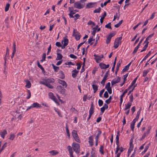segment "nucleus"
I'll return each instance as SVG.
<instances>
[{
  "label": "nucleus",
  "mask_w": 157,
  "mask_h": 157,
  "mask_svg": "<svg viewBox=\"0 0 157 157\" xmlns=\"http://www.w3.org/2000/svg\"><path fill=\"white\" fill-rule=\"evenodd\" d=\"M122 39V37L120 36L117 37L114 43L113 47L115 48H117L121 44V42L120 41Z\"/></svg>",
  "instance_id": "obj_1"
},
{
  "label": "nucleus",
  "mask_w": 157,
  "mask_h": 157,
  "mask_svg": "<svg viewBox=\"0 0 157 157\" xmlns=\"http://www.w3.org/2000/svg\"><path fill=\"white\" fill-rule=\"evenodd\" d=\"M72 146L73 147L74 150L75 152L77 153H79L80 152V146L78 144L73 142L72 144Z\"/></svg>",
  "instance_id": "obj_2"
},
{
  "label": "nucleus",
  "mask_w": 157,
  "mask_h": 157,
  "mask_svg": "<svg viewBox=\"0 0 157 157\" xmlns=\"http://www.w3.org/2000/svg\"><path fill=\"white\" fill-rule=\"evenodd\" d=\"M85 5V4H82L80 1L76 2L74 3V7L80 9L83 8Z\"/></svg>",
  "instance_id": "obj_3"
},
{
  "label": "nucleus",
  "mask_w": 157,
  "mask_h": 157,
  "mask_svg": "<svg viewBox=\"0 0 157 157\" xmlns=\"http://www.w3.org/2000/svg\"><path fill=\"white\" fill-rule=\"evenodd\" d=\"M48 95L51 99L53 100L58 105H59V101H58V100L56 97L54 95L53 93L50 92L48 93Z\"/></svg>",
  "instance_id": "obj_4"
},
{
  "label": "nucleus",
  "mask_w": 157,
  "mask_h": 157,
  "mask_svg": "<svg viewBox=\"0 0 157 157\" xmlns=\"http://www.w3.org/2000/svg\"><path fill=\"white\" fill-rule=\"evenodd\" d=\"M67 36H66L65 37H64L63 38V40H62V43H63V42H64L63 45V46L61 45V46L60 47H61L62 49H64L65 48V47L67 46L69 42V40L68 39L66 38L67 37Z\"/></svg>",
  "instance_id": "obj_5"
},
{
  "label": "nucleus",
  "mask_w": 157,
  "mask_h": 157,
  "mask_svg": "<svg viewBox=\"0 0 157 157\" xmlns=\"http://www.w3.org/2000/svg\"><path fill=\"white\" fill-rule=\"evenodd\" d=\"M109 70H108L106 72V73H105V75L104 76V77L102 80V81H101V84L103 86H104L105 85V82L106 80L107 79V78L108 77V75H109Z\"/></svg>",
  "instance_id": "obj_6"
},
{
  "label": "nucleus",
  "mask_w": 157,
  "mask_h": 157,
  "mask_svg": "<svg viewBox=\"0 0 157 157\" xmlns=\"http://www.w3.org/2000/svg\"><path fill=\"white\" fill-rule=\"evenodd\" d=\"M75 30L76 31V30L74 29L73 36L75 37V38L76 40H78L80 39L81 35L78 32H76L75 33Z\"/></svg>",
  "instance_id": "obj_7"
},
{
  "label": "nucleus",
  "mask_w": 157,
  "mask_h": 157,
  "mask_svg": "<svg viewBox=\"0 0 157 157\" xmlns=\"http://www.w3.org/2000/svg\"><path fill=\"white\" fill-rule=\"evenodd\" d=\"M68 10L70 12L68 14L70 18H74L73 15L75 13V12H74V8L73 7H68Z\"/></svg>",
  "instance_id": "obj_8"
},
{
  "label": "nucleus",
  "mask_w": 157,
  "mask_h": 157,
  "mask_svg": "<svg viewBox=\"0 0 157 157\" xmlns=\"http://www.w3.org/2000/svg\"><path fill=\"white\" fill-rule=\"evenodd\" d=\"M40 83L41 84H43L49 88L52 89L53 88V86L51 85L49 83H48L46 82H45L44 81H41L40 82Z\"/></svg>",
  "instance_id": "obj_9"
},
{
  "label": "nucleus",
  "mask_w": 157,
  "mask_h": 157,
  "mask_svg": "<svg viewBox=\"0 0 157 157\" xmlns=\"http://www.w3.org/2000/svg\"><path fill=\"white\" fill-rule=\"evenodd\" d=\"M128 91L127 90H125L124 91V92H123L122 95H121L120 97V108L121 109V105L122 104V103L123 102V98L124 96V95L125 94H126L127 92Z\"/></svg>",
  "instance_id": "obj_10"
},
{
  "label": "nucleus",
  "mask_w": 157,
  "mask_h": 157,
  "mask_svg": "<svg viewBox=\"0 0 157 157\" xmlns=\"http://www.w3.org/2000/svg\"><path fill=\"white\" fill-rule=\"evenodd\" d=\"M57 81L59 83L62 85L63 86L66 88L67 86V84L65 81L61 80L59 79L57 80Z\"/></svg>",
  "instance_id": "obj_11"
},
{
  "label": "nucleus",
  "mask_w": 157,
  "mask_h": 157,
  "mask_svg": "<svg viewBox=\"0 0 157 157\" xmlns=\"http://www.w3.org/2000/svg\"><path fill=\"white\" fill-rule=\"evenodd\" d=\"M94 106L93 102H91L90 105V107L89 111V114H93L94 112Z\"/></svg>",
  "instance_id": "obj_12"
},
{
  "label": "nucleus",
  "mask_w": 157,
  "mask_h": 157,
  "mask_svg": "<svg viewBox=\"0 0 157 157\" xmlns=\"http://www.w3.org/2000/svg\"><path fill=\"white\" fill-rule=\"evenodd\" d=\"M108 105L107 104L105 103L104 105L100 109L101 111L102 114L104 112L105 109L108 108Z\"/></svg>",
  "instance_id": "obj_13"
},
{
  "label": "nucleus",
  "mask_w": 157,
  "mask_h": 157,
  "mask_svg": "<svg viewBox=\"0 0 157 157\" xmlns=\"http://www.w3.org/2000/svg\"><path fill=\"white\" fill-rule=\"evenodd\" d=\"M120 81V78L119 76L117 77V79L116 80H114L113 79L111 81V83L112 86L119 82Z\"/></svg>",
  "instance_id": "obj_14"
},
{
  "label": "nucleus",
  "mask_w": 157,
  "mask_h": 157,
  "mask_svg": "<svg viewBox=\"0 0 157 157\" xmlns=\"http://www.w3.org/2000/svg\"><path fill=\"white\" fill-rule=\"evenodd\" d=\"M79 72V71H77L75 69L72 71V76L73 78H75L77 76V74Z\"/></svg>",
  "instance_id": "obj_15"
},
{
  "label": "nucleus",
  "mask_w": 157,
  "mask_h": 157,
  "mask_svg": "<svg viewBox=\"0 0 157 157\" xmlns=\"http://www.w3.org/2000/svg\"><path fill=\"white\" fill-rule=\"evenodd\" d=\"M13 52L12 53V56H11V58L12 59L14 56V54L16 52V44L14 42H13Z\"/></svg>",
  "instance_id": "obj_16"
},
{
  "label": "nucleus",
  "mask_w": 157,
  "mask_h": 157,
  "mask_svg": "<svg viewBox=\"0 0 157 157\" xmlns=\"http://www.w3.org/2000/svg\"><path fill=\"white\" fill-rule=\"evenodd\" d=\"M94 56L95 57L94 59L95 60L96 62L97 63H99V61L101 60L100 56L96 55V54H94Z\"/></svg>",
  "instance_id": "obj_17"
},
{
  "label": "nucleus",
  "mask_w": 157,
  "mask_h": 157,
  "mask_svg": "<svg viewBox=\"0 0 157 157\" xmlns=\"http://www.w3.org/2000/svg\"><path fill=\"white\" fill-rule=\"evenodd\" d=\"M89 141L88 143H89L90 146L92 147L93 145V138L92 136H90L89 137Z\"/></svg>",
  "instance_id": "obj_18"
},
{
  "label": "nucleus",
  "mask_w": 157,
  "mask_h": 157,
  "mask_svg": "<svg viewBox=\"0 0 157 157\" xmlns=\"http://www.w3.org/2000/svg\"><path fill=\"white\" fill-rule=\"evenodd\" d=\"M97 3V2H90L87 4L86 6V8H91L93 7V6L92 5H94Z\"/></svg>",
  "instance_id": "obj_19"
},
{
  "label": "nucleus",
  "mask_w": 157,
  "mask_h": 157,
  "mask_svg": "<svg viewBox=\"0 0 157 157\" xmlns=\"http://www.w3.org/2000/svg\"><path fill=\"white\" fill-rule=\"evenodd\" d=\"M32 105L33 108H38L41 107V105L37 102H34Z\"/></svg>",
  "instance_id": "obj_20"
},
{
  "label": "nucleus",
  "mask_w": 157,
  "mask_h": 157,
  "mask_svg": "<svg viewBox=\"0 0 157 157\" xmlns=\"http://www.w3.org/2000/svg\"><path fill=\"white\" fill-rule=\"evenodd\" d=\"M154 34V33H153L149 35L146 38V40L144 42L143 44H148L149 42L148 41V40L149 38H151L153 36Z\"/></svg>",
  "instance_id": "obj_21"
},
{
  "label": "nucleus",
  "mask_w": 157,
  "mask_h": 157,
  "mask_svg": "<svg viewBox=\"0 0 157 157\" xmlns=\"http://www.w3.org/2000/svg\"><path fill=\"white\" fill-rule=\"evenodd\" d=\"M7 134V132L6 129H4L2 132H0V135L1 136L4 138L5 135Z\"/></svg>",
  "instance_id": "obj_22"
},
{
  "label": "nucleus",
  "mask_w": 157,
  "mask_h": 157,
  "mask_svg": "<svg viewBox=\"0 0 157 157\" xmlns=\"http://www.w3.org/2000/svg\"><path fill=\"white\" fill-rule=\"evenodd\" d=\"M48 153L52 155H55L58 154V151L56 150H52L48 152Z\"/></svg>",
  "instance_id": "obj_23"
},
{
  "label": "nucleus",
  "mask_w": 157,
  "mask_h": 157,
  "mask_svg": "<svg viewBox=\"0 0 157 157\" xmlns=\"http://www.w3.org/2000/svg\"><path fill=\"white\" fill-rule=\"evenodd\" d=\"M132 104L131 103H129V102H128V103H127V104H125V107L124 109V110L125 111L127 109H129L130 107L132 105Z\"/></svg>",
  "instance_id": "obj_24"
},
{
  "label": "nucleus",
  "mask_w": 157,
  "mask_h": 157,
  "mask_svg": "<svg viewBox=\"0 0 157 157\" xmlns=\"http://www.w3.org/2000/svg\"><path fill=\"white\" fill-rule=\"evenodd\" d=\"M134 147V145L133 144V139H131L129 143V149L133 150Z\"/></svg>",
  "instance_id": "obj_25"
},
{
  "label": "nucleus",
  "mask_w": 157,
  "mask_h": 157,
  "mask_svg": "<svg viewBox=\"0 0 157 157\" xmlns=\"http://www.w3.org/2000/svg\"><path fill=\"white\" fill-rule=\"evenodd\" d=\"M106 16V13L105 11H104V14L102 16V17H101L100 19V22L101 24H102L103 22V20L105 17Z\"/></svg>",
  "instance_id": "obj_26"
},
{
  "label": "nucleus",
  "mask_w": 157,
  "mask_h": 157,
  "mask_svg": "<svg viewBox=\"0 0 157 157\" xmlns=\"http://www.w3.org/2000/svg\"><path fill=\"white\" fill-rule=\"evenodd\" d=\"M26 85L25 86V87L29 88H30L31 86V84L30 82L28 80H27L26 81Z\"/></svg>",
  "instance_id": "obj_27"
},
{
  "label": "nucleus",
  "mask_w": 157,
  "mask_h": 157,
  "mask_svg": "<svg viewBox=\"0 0 157 157\" xmlns=\"http://www.w3.org/2000/svg\"><path fill=\"white\" fill-rule=\"evenodd\" d=\"M37 64L38 66V67L40 68L41 70L42 71V72H45V70L44 68L42 67V66L40 64L39 61L37 60Z\"/></svg>",
  "instance_id": "obj_28"
},
{
  "label": "nucleus",
  "mask_w": 157,
  "mask_h": 157,
  "mask_svg": "<svg viewBox=\"0 0 157 157\" xmlns=\"http://www.w3.org/2000/svg\"><path fill=\"white\" fill-rule=\"evenodd\" d=\"M150 145V143L148 144H147L146 146H145V148L144 150V151L142 152L141 154L142 155H143L144 154V153L147 151V150L148 149L149 146Z\"/></svg>",
  "instance_id": "obj_29"
},
{
  "label": "nucleus",
  "mask_w": 157,
  "mask_h": 157,
  "mask_svg": "<svg viewBox=\"0 0 157 157\" xmlns=\"http://www.w3.org/2000/svg\"><path fill=\"white\" fill-rule=\"evenodd\" d=\"M55 80L53 78H51L50 79H48L45 80V82H46L48 83H53L54 82Z\"/></svg>",
  "instance_id": "obj_30"
},
{
  "label": "nucleus",
  "mask_w": 157,
  "mask_h": 157,
  "mask_svg": "<svg viewBox=\"0 0 157 157\" xmlns=\"http://www.w3.org/2000/svg\"><path fill=\"white\" fill-rule=\"evenodd\" d=\"M92 86L94 90V93H95L98 90V86L97 85L95 84H92Z\"/></svg>",
  "instance_id": "obj_31"
},
{
  "label": "nucleus",
  "mask_w": 157,
  "mask_h": 157,
  "mask_svg": "<svg viewBox=\"0 0 157 157\" xmlns=\"http://www.w3.org/2000/svg\"><path fill=\"white\" fill-rule=\"evenodd\" d=\"M57 57L56 58V60H60L63 57V56L60 53H57Z\"/></svg>",
  "instance_id": "obj_32"
},
{
  "label": "nucleus",
  "mask_w": 157,
  "mask_h": 157,
  "mask_svg": "<svg viewBox=\"0 0 157 157\" xmlns=\"http://www.w3.org/2000/svg\"><path fill=\"white\" fill-rule=\"evenodd\" d=\"M122 62V60L120 59L118 63L117 64L116 67V70H119V68L120 67L121 63Z\"/></svg>",
  "instance_id": "obj_33"
},
{
  "label": "nucleus",
  "mask_w": 157,
  "mask_h": 157,
  "mask_svg": "<svg viewBox=\"0 0 157 157\" xmlns=\"http://www.w3.org/2000/svg\"><path fill=\"white\" fill-rule=\"evenodd\" d=\"M66 128L67 134L68 136V138L69 139H70V133H69V130L68 127V126L67 124L66 125Z\"/></svg>",
  "instance_id": "obj_34"
},
{
  "label": "nucleus",
  "mask_w": 157,
  "mask_h": 157,
  "mask_svg": "<svg viewBox=\"0 0 157 157\" xmlns=\"http://www.w3.org/2000/svg\"><path fill=\"white\" fill-rule=\"evenodd\" d=\"M150 68L146 70H144L143 72V76L145 77L146 76L147 74L150 71Z\"/></svg>",
  "instance_id": "obj_35"
},
{
  "label": "nucleus",
  "mask_w": 157,
  "mask_h": 157,
  "mask_svg": "<svg viewBox=\"0 0 157 157\" xmlns=\"http://www.w3.org/2000/svg\"><path fill=\"white\" fill-rule=\"evenodd\" d=\"M59 72L60 73V76L59 78L62 79H64L65 78V75L63 72L62 71H60Z\"/></svg>",
  "instance_id": "obj_36"
},
{
  "label": "nucleus",
  "mask_w": 157,
  "mask_h": 157,
  "mask_svg": "<svg viewBox=\"0 0 157 157\" xmlns=\"http://www.w3.org/2000/svg\"><path fill=\"white\" fill-rule=\"evenodd\" d=\"M72 136L74 137H75L78 135L77 131L76 130H73L72 132Z\"/></svg>",
  "instance_id": "obj_37"
},
{
  "label": "nucleus",
  "mask_w": 157,
  "mask_h": 157,
  "mask_svg": "<svg viewBox=\"0 0 157 157\" xmlns=\"http://www.w3.org/2000/svg\"><path fill=\"white\" fill-rule=\"evenodd\" d=\"M104 147L103 145H101L100 146V149H99V152L102 155H104V151L103 150Z\"/></svg>",
  "instance_id": "obj_38"
},
{
  "label": "nucleus",
  "mask_w": 157,
  "mask_h": 157,
  "mask_svg": "<svg viewBox=\"0 0 157 157\" xmlns=\"http://www.w3.org/2000/svg\"><path fill=\"white\" fill-rule=\"evenodd\" d=\"M116 33V32L115 31H112L111 32H110L109 34L108 35L110 36V37L112 38L114 36Z\"/></svg>",
  "instance_id": "obj_39"
},
{
  "label": "nucleus",
  "mask_w": 157,
  "mask_h": 157,
  "mask_svg": "<svg viewBox=\"0 0 157 157\" xmlns=\"http://www.w3.org/2000/svg\"><path fill=\"white\" fill-rule=\"evenodd\" d=\"M105 64L103 63H101L99 64V66L101 69H105Z\"/></svg>",
  "instance_id": "obj_40"
},
{
  "label": "nucleus",
  "mask_w": 157,
  "mask_h": 157,
  "mask_svg": "<svg viewBox=\"0 0 157 157\" xmlns=\"http://www.w3.org/2000/svg\"><path fill=\"white\" fill-rule=\"evenodd\" d=\"M101 134V131L100 130L98 131V133L97 134L96 136L95 137V140H98L99 136Z\"/></svg>",
  "instance_id": "obj_41"
},
{
  "label": "nucleus",
  "mask_w": 157,
  "mask_h": 157,
  "mask_svg": "<svg viewBox=\"0 0 157 157\" xmlns=\"http://www.w3.org/2000/svg\"><path fill=\"white\" fill-rule=\"evenodd\" d=\"M15 136V135L14 134H10V137L8 139L9 140H14Z\"/></svg>",
  "instance_id": "obj_42"
},
{
  "label": "nucleus",
  "mask_w": 157,
  "mask_h": 157,
  "mask_svg": "<svg viewBox=\"0 0 157 157\" xmlns=\"http://www.w3.org/2000/svg\"><path fill=\"white\" fill-rule=\"evenodd\" d=\"M151 53V51H149L148 52V53L147 54V55L145 56V57L143 59V61L145 60L149 56H150Z\"/></svg>",
  "instance_id": "obj_43"
},
{
  "label": "nucleus",
  "mask_w": 157,
  "mask_h": 157,
  "mask_svg": "<svg viewBox=\"0 0 157 157\" xmlns=\"http://www.w3.org/2000/svg\"><path fill=\"white\" fill-rule=\"evenodd\" d=\"M111 37H110L109 36L107 35L106 41V44H109V43H110V41H111Z\"/></svg>",
  "instance_id": "obj_44"
},
{
  "label": "nucleus",
  "mask_w": 157,
  "mask_h": 157,
  "mask_svg": "<svg viewBox=\"0 0 157 157\" xmlns=\"http://www.w3.org/2000/svg\"><path fill=\"white\" fill-rule=\"evenodd\" d=\"M135 123H134L132 122H131L130 124V128L132 130L133 132L134 131V127H135Z\"/></svg>",
  "instance_id": "obj_45"
},
{
  "label": "nucleus",
  "mask_w": 157,
  "mask_h": 157,
  "mask_svg": "<svg viewBox=\"0 0 157 157\" xmlns=\"http://www.w3.org/2000/svg\"><path fill=\"white\" fill-rule=\"evenodd\" d=\"M10 6V4L9 3H8L6 4L5 8V12H7L9 10Z\"/></svg>",
  "instance_id": "obj_46"
},
{
  "label": "nucleus",
  "mask_w": 157,
  "mask_h": 157,
  "mask_svg": "<svg viewBox=\"0 0 157 157\" xmlns=\"http://www.w3.org/2000/svg\"><path fill=\"white\" fill-rule=\"evenodd\" d=\"M67 148L68 150L69 151L70 155L71 154V153L72 154H73L72 148L70 146H68L67 147Z\"/></svg>",
  "instance_id": "obj_47"
},
{
  "label": "nucleus",
  "mask_w": 157,
  "mask_h": 157,
  "mask_svg": "<svg viewBox=\"0 0 157 157\" xmlns=\"http://www.w3.org/2000/svg\"><path fill=\"white\" fill-rule=\"evenodd\" d=\"M140 47V46H139V45H137L135 48L134 51L132 52V54H135L137 52V51Z\"/></svg>",
  "instance_id": "obj_48"
},
{
  "label": "nucleus",
  "mask_w": 157,
  "mask_h": 157,
  "mask_svg": "<svg viewBox=\"0 0 157 157\" xmlns=\"http://www.w3.org/2000/svg\"><path fill=\"white\" fill-rule=\"evenodd\" d=\"M111 22H109L108 23L105 25V28L111 29L112 28L111 26Z\"/></svg>",
  "instance_id": "obj_49"
},
{
  "label": "nucleus",
  "mask_w": 157,
  "mask_h": 157,
  "mask_svg": "<svg viewBox=\"0 0 157 157\" xmlns=\"http://www.w3.org/2000/svg\"><path fill=\"white\" fill-rule=\"evenodd\" d=\"M151 125L148 126L147 128V129L146 131V132H145L146 133V134L148 135L149 134V133L150 132V131L151 129Z\"/></svg>",
  "instance_id": "obj_50"
},
{
  "label": "nucleus",
  "mask_w": 157,
  "mask_h": 157,
  "mask_svg": "<svg viewBox=\"0 0 157 157\" xmlns=\"http://www.w3.org/2000/svg\"><path fill=\"white\" fill-rule=\"evenodd\" d=\"M74 139L75 140L76 142L79 143H80L81 142V141L78 136H76L75 137H74Z\"/></svg>",
  "instance_id": "obj_51"
},
{
  "label": "nucleus",
  "mask_w": 157,
  "mask_h": 157,
  "mask_svg": "<svg viewBox=\"0 0 157 157\" xmlns=\"http://www.w3.org/2000/svg\"><path fill=\"white\" fill-rule=\"evenodd\" d=\"M101 10L100 7H99L98 9H95L94 11V13H99L100 12Z\"/></svg>",
  "instance_id": "obj_52"
},
{
  "label": "nucleus",
  "mask_w": 157,
  "mask_h": 157,
  "mask_svg": "<svg viewBox=\"0 0 157 157\" xmlns=\"http://www.w3.org/2000/svg\"><path fill=\"white\" fill-rule=\"evenodd\" d=\"M129 103H132L133 100V97L132 95V94L130 95L129 97Z\"/></svg>",
  "instance_id": "obj_53"
},
{
  "label": "nucleus",
  "mask_w": 157,
  "mask_h": 157,
  "mask_svg": "<svg viewBox=\"0 0 157 157\" xmlns=\"http://www.w3.org/2000/svg\"><path fill=\"white\" fill-rule=\"evenodd\" d=\"M27 93H28V96L26 97V98L27 99H29L31 97V92H30V90H27Z\"/></svg>",
  "instance_id": "obj_54"
},
{
  "label": "nucleus",
  "mask_w": 157,
  "mask_h": 157,
  "mask_svg": "<svg viewBox=\"0 0 157 157\" xmlns=\"http://www.w3.org/2000/svg\"><path fill=\"white\" fill-rule=\"evenodd\" d=\"M98 67H94L93 70H92V74H93L94 75H95V74L96 73V72L98 71Z\"/></svg>",
  "instance_id": "obj_55"
},
{
  "label": "nucleus",
  "mask_w": 157,
  "mask_h": 157,
  "mask_svg": "<svg viewBox=\"0 0 157 157\" xmlns=\"http://www.w3.org/2000/svg\"><path fill=\"white\" fill-rule=\"evenodd\" d=\"M80 16L77 13L76 14H75L74 16H73V18H74V17H75V18H74V20L76 21L79 17Z\"/></svg>",
  "instance_id": "obj_56"
},
{
  "label": "nucleus",
  "mask_w": 157,
  "mask_h": 157,
  "mask_svg": "<svg viewBox=\"0 0 157 157\" xmlns=\"http://www.w3.org/2000/svg\"><path fill=\"white\" fill-rule=\"evenodd\" d=\"M103 104V101L101 99H99L98 101V104L99 106H101Z\"/></svg>",
  "instance_id": "obj_57"
},
{
  "label": "nucleus",
  "mask_w": 157,
  "mask_h": 157,
  "mask_svg": "<svg viewBox=\"0 0 157 157\" xmlns=\"http://www.w3.org/2000/svg\"><path fill=\"white\" fill-rule=\"evenodd\" d=\"M66 91V90L64 89V87H63L61 89L60 92L61 94H64Z\"/></svg>",
  "instance_id": "obj_58"
},
{
  "label": "nucleus",
  "mask_w": 157,
  "mask_h": 157,
  "mask_svg": "<svg viewBox=\"0 0 157 157\" xmlns=\"http://www.w3.org/2000/svg\"><path fill=\"white\" fill-rule=\"evenodd\" d=\"M147 134H146V133H145V132H144V133L143 134V135L141 138H140V141H141L142 140H143L144 139V138H145V137L147 136Z\"/></svg>",
  "instance_id": "obj_59"
},
{
  "label": "nucleus",
  "mask_w": 157,
  "mask_h": 157,
  "mask_svg": "<svg viewBox=\"0 0 157 157\" xmlns=\"http://www.w3.org/2000/svg\"><path fill=\"white\" fill-rule=\"evenodd\" d=\"M63 87L61 86H57L56 87V89L57 91H58L59 92H60L61 91V90L62 88Z\"/></svg>",
  "instance_id": "obj_60"
},
{
  "label": "nucleus",
  "mask_w": 157,
  "mask_h": 157,
  "mask_svg": "<svg viewBox=\"0 0 157 157\" xmlns=\"http://www.w3.org/2000/svg\"><path fill=\"white\" fill-rule=\"evenodd\" d=\"M55 111L56 112H57V113L58 114V115L59 117H62V115L61 114L59 110H58V109H55Z\"/></svg>",
  "instance_id": "obj_61"
},
{
  "label": "nucleus",
  "mask_w": 157,
  "mask_h": 157,
  "mask_svg": "<svg viewBox=\"0 0 157 157\" xmlns=\"http://www.w3.org/2000/svg\"><path fill=\"white\" fill-rule=\"evenodd\" d=\"M53 68L54 69V71L55 72H58L59 70V67L57 66H55Z\"/></svg>",
  "instance_id": "obj_62"
},
{
  "label": "nucleus",
  "mask_w": 157,
  "mask_h": 157,
  "mask_svg": "<svg viewBox=\"0 0 157 157\" xmlns=\"http://www.w3.org/2000/svg\"><path fill=\"white\" fill-rule=\"evenodd\" d=\"M104 97L105 98H107L109 97V94L108 92L105 91L104 94Z\"/></svg>",
  "instance_id": "obj_63"
},
{
  "label": "nucleus",
  "mask_w": 157,
  "mask_h": 157,
  "mask_svg": "<svg viewBox=\"0 0 157 157\" xmlns=\"http://www.w3.org/2000/svg\"><path fill=\"white\" fill-rule=\"evenodd\" d=\"M76 65L77 66V70H79L81 67V63H77L76 64Z\"/></svg>",
  "instance_id": "obj_64"
}]
</instances>
